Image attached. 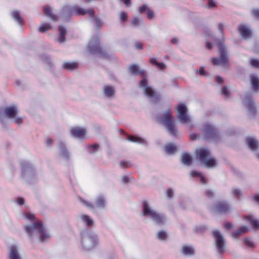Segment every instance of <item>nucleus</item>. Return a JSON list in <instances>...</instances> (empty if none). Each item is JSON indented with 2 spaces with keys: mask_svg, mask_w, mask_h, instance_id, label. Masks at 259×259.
<instances>
[{
  "mask_svg": "<svg viewBox=\"0 0 259 259\" xmlns=\"http://www.w3.org/2000/svg\"><path fill=\"white\" fill-rule=\"evenodd\" d=\"M24 219L32 223L25 225L24 228L30 240L34 242H45L49 239L50 235L42 224L36 220L34 214L26 212L23 214Z\"/></svg>",
  "mask_w": 259,
  "mask_h": 259,
  "instance_id": "1",
  "label": "nucleus"
},
{
  "mask_svg": "<svg viewBox=\"0 0 259 259\" xmlns=\"http://www.w3.org/2000/svg\"><path fill=\"white\" fill-rule=\"evenodd\" d=\"M159 122L163 124L169 135L173 137H177L179 134L175 120L171 114L170 109H168L164 111L158 117Z\"/></svg>",
  "mask_w": 259,
  "mask_h": 259,
  "instance_id": "3",
  "label": "nucleus"
},
{
  "mask_svg": "<svg viewBox=\"0 0 259 259\" xmlns=\"http://www.w3.org/2000/svg\"><path fill=\"white\" fill-rule=\"evenodd\" d=\"M250 64L254 68H259V59L251 58L250 59Z\"/></svg>",
  "mask_w": 259,
  "mask_h": 259,
  "instance_id": "41",
  "label": "nucleus"
},
{
  "mask_svg": "<svg viewBox=\"0 0 259 259\" xmlns=\"http://www.w3.org/2000/svg\"><path fill=\"white\" fill-rule=\"evenodd\" d=\"M231 209V205L229 202L226 201H220L218 202L213 208L214 211L223 213L229 212Z\"/></svg>",
  "mask_w": 259,
  "mask_h": 259,
  "instance_id": "16",
  "label": "nucleus"
},
{
  "mask_svg": "<svg viewBox=\"0 0 259 259\" xmlns=\"http://www.w3.org/2000/svg\"><path fill=\"white\" fill-rule=\"evenodd\" d=\"M239 30L241 36L244 38H248L250 37L251 34V31L246 26L241 25L239 27Z\"/></svg>",
  "mask_w": 259,
  "mask_h": 259,
  "instance_id": "26",
  "label": "nucleus"
},
{
  "mask_svg": "<svg viewBox=\"0 0 259 259\" xmlns=\"http://www.w3.org/2000/svg\"><path fill=\"white\" fill-rule=\"evenodd\" d=\"M252 14L256 18L259 19V9H254L252 11Z\"/></svg>",
  "mask_w": 259,
  "mask_h": 259,
  "instance_id": "56",
  "label": "nucleus"
},
{
  "mask_svg": "<svg viewBox=\"0 0 259 259\" xmlns=\"http://www.w3.org/2000/svg\"><path fill=\"white\" fill-rule=\"evenodd\" d=\"M8 259H22L19 249L16 245H11L9 249Z\"/></svg>",
  "mask_w": 259,
  "mask_h": 259,
  "instance_id": "19",
  "label": "nucleus"
},
{
  "mask_svg": "<svg viewBox=\"0 0 259 259\" xmlns=\"http://www.w3.org/2000/svg\"><path fill=\"white\" fill-rule=\"evenodd\" d=\"M224 27V25L223 24L221 23L218 25V28L221 33H222Z\"/></svg>",
  "mask_w": 259,
  "mask_h": 259,
  "instance_id": "60",
  "label": "nucleus"
},
{
  "mask_svg": "<svg viewBox=\"0 0 259 259\" xmlns=\"http://www.w3.org/2000/svg\"><path fill=\"white\" fill-rule=\"evenodd\" d=\"M253 198L255 201L259 204V193L255 195Z\"/></svg>",
  "mask_w": 259,
  "mask_h": 259,
  "instance_id": "63",
  "label": "nucleus"
},
{
  "mask_svg": "<svg viewBox=\"0 0 259 259\" xmlns=\"http://www.w3.org/2000/svg\"><path fill=\"white\" fill-rule=\"evenodd\" d=\"M196 72L198 73L199 74H200L202 76H206V73H205V70H204V68L203 67H201L200 68L199 71L197 70Z\"/></svg>",
  "mask_w": 259,
  "mask_h": 259,
  "instance_id": "52",
  "label": "nucleus"
},
{
  "mask_svg": "<svg viewBox=\"0 0 259 259\" xmlns=\"http://www.w3.org/2000/svg\"><path fill=\"white\" fill-rule=\"evenodd\" d=\"M164 150L166 153L172 154L177 151V147L174 144H168L165 145Z\"/></svg>",
  "mask_w": 259,
  "mask_h": 259,
  "instance_id": "32",
  "label": "nucleus"
},
{
  "mask_svg": "<svg viewBox=\"0 0 259 259\" xmlns=\"http://www.w3.org/2000/svg\"><path fill=\"white\" fill-rule=\"evenodd\" d=\"M147 15L148 19H152L155 17L154 13L150 9L148 10L147 12Z\"/></svg>",
  "mask_w": 259,
  "mask_h": 259,
  "instance_id": "45",
  "label": "nucleus"
},
{
  "mask_svg": "<svg viewBox=\"0 0 259 259\" xmlns=\"http://www.w3.org/2000/svg\"><path fill=\"white\" fill-rule=\"evenodd\" d=\"M174 194V192L172 189H169L166 191V195L167 197L169 198H170L172 197Z\"/></svg>",
  "mask_w": 259,
  "mask_h": 259,
  "instance_id": "54",
  "label": "nucleus"
},
{
  "mask_svg": "<svg viewBox=\"0 0 259 259\" xmlns=\"http://www.w3.org/2000/svg\"><path fill=\"white\" fill-rule=\"evenodd\" d=\"M103 92L105 98L111 99L115 96V89L113 86L106 85L103 88Z\"/></svg>",
  "mask_w": 259,
  "mask_h": 259,
  "instance_id": "20",
  "label": "nucleus"
},
{
  "mask_svg": "<svg viewBox=\"0 0 259 259\" xmlns=\"http://www.w3.org/2000/svg\"><path fill=\"white\" fill-rule=\"evenodd\" d=\"M127 15L125 12H121L119 13V19L121 21L124 22L127 20Z\"/></svg>",
  "mask_w": 259,
  "mask_h": 259,
  "instance_id": "44",
  "label": "nucleus"
},
{
  "mask_svg": "<svg viewBox=\"0 0 259 259\" xmlns=\"http://www.w3.org/2000/svg\"><path fill=\"white\" fill-rule=\"evenodd\" d=\"M203 134L206 139H214L218 135L217 129L210 123H206L203 129Z\"/></svg>",
  "mask_w": 259,
  "mask_h": 259,
  "instance_id": "13",
  "label": "nucleus"
},
{
  "mask_svg": "<svg viewBox=\"0 0 259 259\" xmlns=\"http://www.w3.org/2000/svg\"><path fill=\"white\" fill-rule=\"evenodd\" d=\"M58 146L60 156L65 160H67L69 158L70 154L66 149L64 144L62 142H59Z\"/></svg>",
  "mask_w": 259,
  "mask_h": 259,
  "instance_id": "24",
  "label": "nucleus"
},
{
  "mask_svg": "<svg viewBox=\"0 0 259 259\" xmlns=\"http://www.w3.org/2000/svg\"><path fill=\"white\" fill-rule=\"evenodd\" d=\"M91 18L92 19L93 21L94 22L95 25L97 27H101L103 25V22L101 19L99 18H95L94 16L93 18Z\"/></svg>",
  "mask_w": 259,
  "mask_h": 259,
  "instance_id": "42",
  "label": "nucleus"
},
{
  "mask_svg": "<svg viewBox=\"0 0 259 259\" xmlns=\"http://www.w3.org/2000/svg\"><path fill=\"white\" fill-rule=\"evenodd\" d=\"M196 158L200 162L208 168H213L217 165L215 159L211 156L209 150L205 148H200L196 150Z\"/></svg>",
  "mask_w": 259,
  "mask_h": 259,
  "instance_id": "5",
  "label": "nucleus"
},
{
  "mask_svg": "<svg viewBox=\"0 0 259 259\" xmlns=\"http://www.w3.org/2000/svg\"><path fill=\"white\" fill-rule=\"evenodd\" d=\"M222 93L226 97H228L229 95V91L228 89L226 87H223L222 89Z\"/></svg>",
  "mask_w": 259,
  "mask_h": 259,
  "instance_id": "46",
  "label": "nucleus"
},
{
  "mask_svg": "<svg viewBox=\"0 0 259 259\" xmlns=\"http://www.w3.org/2000/svg\"><path fill=\"white\" fill-rule=\"evenodd\" d=\"M246 143L248 148L252 151H255L259 147L258 141L256 139L252 137L246 138Z\"/></svg>",
  "mask_w": 259,
  "mask_h": 259,
  "instance_id": "21",
  "label": "nucleus"
},
{
  "mask_svg": "<svg viewBox=\"0 0 259 259\" xmlns=\"http://www.w3.org/2000/svg\"><path fill=\"white\" fill-rule=\"evenodd\" d=\"M78 223L82 224L87 227H92L94 225V220L89 215L85 214H79L76 217Z\"/></svg>",
  "mask_w": 259,
  "mask_h": 259,
  "instance_id": "17",
  "label": "nucleus"
},
{
  "mask_svg": "<svg viewBox=\"0 0 259 259\" xmlns=\"http://www.w3.org/2000/svg\"><path fill=\"white\" fill-rule=\"evenodd\" d=\"M52 140L51 139H48L46 140V143L47 146H50L52 144Z\"/></svg>",
  "mask_w": 259,
  "mask_h": 259,
  "instance_id": "62",
  "label": "nucleus"
},
{
  "mask_svg": "<svg viewBox=\"0 0 259 259\" xmlns=\"http://www.w3.org/2000/svg\"><path fill=\"white\" fill-rule=\"evenodd\" d=\"M64 13H68L70 15H84L88 14L91 18H93L94 11L92 9H85L78 6H67L63 9Z\"/></svg>",
  "mask_w": 259,
  "mask_h": 259,
  "instance_id": "10",
  "label": "nucleus"
},
{
  "mask_svg": "<svg viewBox=\"0 0 259 259\" xmlns=\"http://www.w3.org/2000/svg\"><path fill=\"white\" fill-rule=\"evenodd\" d=\"M243 102L250 111H254L255 108V104L251 96L249 95H245L243 99Z\"/></svg>",
  "mask_w": 259,
  "mask_h": 259,
  "instance_id": "23",
  "label": "nucleus"
},
{
  "mask_svg": "<svg viewBox=\"0 0 259 259\" xmlns=\"http://www.w3.org/2000/svg\"><path fill=\"white\" fill-rule=\"evenodd\" d=\"M246 220L252 225L254 229L259 228V221L255 219L252 215H248L246 217Z\"/></svg>",
  "mask_w": 259,
  "mask_h": 259,
  "instance_id": "31",
  "label": "nucleus"
},
{
  "mask_svg": "<svg viewBox=\"0 0 259 259\" xmlns=\"http://www.w3.org/2000/svg\"><path fill=\"white\" fill-rule=\"evenodd\" d=\"M120 166L121 167H127L130 166V164L127 162H120Z\"/></svg>",
  "mask_w": 259,
  "mask_h": 259,
  "instance_id": "58",
  "label": "nucleus"
},
{
  "mask_svg": "<svg viewBox=\"0 0 259 259\" xmlns=\"http://www.w3.org/2000/svg\"><path fill=\"white\" fill-rule=\"evenodd\" d=\"M124 3L126 7H128L131 5V0H121Z\"/></svg>",
  "mask_w": 259,
  "mask_h": 259,
  "instance_id": "61",
  "label": "nucleus"
},
{
  "mask_svg": "<svg viewBox=\"0 0 259 259\" xmlns=\"http://www.w3.org/2000/svg\"><path fill=\"white\" fill-rule=\"evenodd\" d=\"M51 26L49 23H42L38 27V31L41 32H44L49 30Z\"/></svg>",
  "mask_w": 259,
  "mask_h": 259,
  "instance_id": "38",
  "label": "nucleus"
},
{
  "mask_svg": "<svg viewBox=\"0 0 259 259\" xmlns=\"http://www.w3.org/2000/svg\"><path fill=\"white\" fill-rule=\"evenodd\" d=\"M190 175L192 177H197L200 178L201 183L203 184L206 183V180L204 176L200 172L197 171H192L190 173Z\"/></svg>",
  "mask_w": 259,
  "mask_h": 259,
  "instance_id": "36",
  "label": "nucleus"
},
{
  "mask_svg": "<svg viewBox=\"0 0 259 259\" xmlns=\"http://www.w3.org/2000/svg\"><path fill=\"white\" fill-rule=\"evenodd\" d=\"M150 220L157 225H162L166 222L167 218L164 214L156 211Z\"/></svg>",
  "mask_w": 259,
  "mask_h": 259,
  "instance_id": "18",
  "label": "nucleus"
},
{
  "mask_svg": "<svg viewBox=\"0 0 259 259\" xmlns=\"http://www.w3.org/2000/svg\"><path fill=\"white\" fill-rule=\"evenodd\" d=\"M80 243L84 250L93 249L98 243L97 234L91 231H83L81 233Z\"/></svg>",
  "mask_w": 259,
  "mask_h": 259,
  "instance_id": "6",
  "label": "nucleus"
},
{
  "mask_svg": "<svg viewBox=\"0 0 259 259\" xmlns=\"http://www.w3.org/2000/svg\"><path fill=\"white\" fill-rule=\"evenodd\" d=\"M219 58H213L211 61L213 65L227 67L229 63V54L226 45L222 42H217Z\"/></svg>",
  "mask_w": 259,
  "mask_h": 259,
  "instance_id": "7",
  "label": "nucleus"
},
{
  "mask_svg": "<svg viewBox=\"0 0 259 259\" xmlns=\"http://www.w3.org/2000/svg\"><path fill=\"white\" fill-rule=\"evenodd\" d=\"M129 73L133 75L140 74L142 79L140 82L139 88L153 103L156 102L159 99V95L148 85L147 79L145 75V71L140 70L137 65L132 64L129 66Z\"/></svg>",
  "mask_w": 259,
  "mask_h": 259,
  "instance_id": "2",
  "label": "nucleus"
},
{
  "mask_svg": "<svg viewBox=\"0 0 259 259\" xmlns=\"http://www.w3.org/2000/svg\"><path fill=\"white\" fill-rule=\"evenodd\" d=\"M44 11L45 15L53 21H56L58 17L53 13V9L52 7L47 6L44 8Z\"/></svg>",
  "mask_w": 259,
  "mask_h": 259,
  "instance_id": "25",
  "label": "nucleus"
},
{
  "mask_svg": "<svg viewBox=\"0 0 259 259\" xmlns=\"http://www.w3.org/2000/svg\"><path fill=\"white\" fill-rule=\"evenodd\" d=\"M79 201L83 205L92 210L96 209H104L107 205V197L103 193L98 194L93 203L88 202L82 198H79Z\"/></svg>",
  "mask_w": 259,
  "mask_h": 259,
  "instance_id": "8",
  "label": "nucleus"
},
{
  "mask_svg": "<svg viewBox=\"0 0 259 259\" xmlns=\"http://www.w3.org/2000/svg\"><path fill=\"white\" fill-rule=\"evenodd\" d=\"M213 236L214 238L217 249L219 253L224 252L225 248V240L221 232L218 230L213 231Z\"/></svg>",
  "mask_w": 259,
  "mask_h": 259,
  "instance_id": "12",
  "label": "nucleus"
},
{
  "mask_svg": "<svg viewBox=\"0 0 259 259\" xmlns=\"http://www.w3.org/2000/svg\"><path fill=\"white\" fill-rule=\"evenodd\" d=\"M59 35L58 38V41L60 43H62L65 40V35L66 33V29L61 26L59 27Z\"/></svg>",
  "mask_w": 259,
  "mask_h": 259,
  "instance_id": "30",
  "label": "nucleus"
},
{
  "mask_svg": "<svg viewBox=\"0 0 259 259\" xmlns=\"http://www.w3.org/2000/svg\"><path fill=\"white\" fill-rule=\"evenodd\" d=\"M242 234L241 232H240V231L239 230V229H238L236 231H235V232L233 233L232 234V237H233L234 238H238L239 236H240Z\"/></svg>",
  "mask_w": 259,
  "mask_h": 259,
  "instance_id": "48",
  "label": "nucleus"
},
{
  "mask_svg": "<svg viewBox=\"0 0 259 259\" xmlns=\"http://www.w3.org/2000/svg\"><path fill=\"white\" fill-rule=\"evenodd\" d=\"M148 9H149V8L147 5H143L139 8V11L141 13H143L146 11L147 12Z\"/></svg>",
  "mask_w": 259,
  "mask_h": 259,
  "instance_id": "51",
  "label": "nucleus"
},
{
  "mask_svg": "<svg viewBox=\"0 0 259 259\" xmlns=\"http://www.w3.org/2000/svg\"><path fill=\"white\" fill-rule=\"evenodd\" d=\"M127 140L134 143H137L141 144L146 145L147 141L144 139L139 137L137 136H128Z\"/></svg>",
  "mask_w": 259,
  "mask_h": 259,
  "instance_id": "29",
  "label": "nucleus"
},
{
  "mask_svg": "<svg viewBox=\"0 0 259 259\" xmlns=\"http://www.w3.org/2000/svg\"><path fill=\"white\" fill-rule=\"evenodd\" d=\"M171 42L173 44H178L179 42V40L177 38H172L171 40Z\"/></svg>",
  "mask_w": 259,
  "mask_h": 259,
  "instance_id": "64",
  "label": "nucleus"
},
{
  "mask_svg": "<svg viewBox=\"0 0 259 259\" xmlns=\"http://www.w3.org/2000/svg\"><path fill=\"white\" fill-rule=\"evenodd\" d=\"M88 151L90 153L94 154L100 150V147L99 145L95 144L87 147Z\"/></svg>",
  "mask_w": 259,
  "mask_h": 259,
  "instance_id": "34",
  "label": "nucleus"
},
{
  "mask_svg": "<svg viewBox=\"0 0 259 259\" xmlns=\"http://www.w3.org/2000/svg\"><path fill=\"white\" fill-rule=\"evenodd\" d=\"M215 6V0H208V7L209 8H212Z\"/></svg>",
  "mask_w": 259,
  "mask_h": 259,
  "instance_id": "53",
  "label": "nucleus"
},
{
  "mask_svg": "<svg viewBox=\"0 0 259 259\" xmlns=\"http://www.w3.org/2000/svg\"><path fill=\"white\" fill-rule=\"evenodd\" d=\"M22 167L24 170H27V167L28 168H31L30 164L28 162H24V163H22Z\"/></svg>",
  "mask_w": 259,
  "mask_h": 259,
  "instance_id": "49",
  "label": "nucleus"
},
{
  "mask_svg": "<svg viewBox=\"0 0 259 259\" xmlns=\"http://www.w3.org/2000/svg\"><path fill=\"white\" fill-rule=\"evenodd\" d=\"M216 81L219 83H222L223 82V79L222 77L220 76H217L215 77Z\"/></svg>",
  "mask_w": 259,
  "mask_h": 259,
  "instance_id": "59",
  "label": "nucleus"
},
{
  "mask_svg": "<svg viewBox=\"0 0 259 259\" xmlns=\"http://www.w3.org/2000/svg\"><path fill=\"white\" fill-rule=\"evenodd\" d=\"M16 203L19 205H22L24 204L25 201L23 198L18 197L16 200Z\"/></svg>",
  "mask_w": 259,
  "mask_h": 259,
  "instance_id": "47",
  "label": "nucleus"
},
{
  "mask_svg": "<svg viewBox=\"0 0 259 259\" xmlns=\"http://www.w3.org/2000/svg\"><path fill=\"white\" fill-rule=\"evenodd\" d=\"M63 67L69 70H73L77 67V64L74 62H67L63 63Z\"/></svg>",
  "mask_w": 259,
  "mask_h": 259,
  "instance_id": "35",
  "label": "nucleus"
},
{
  "mask_svg": "<svg viewBox=\"0 0 259 259\" xmlns=\"http://www.w3.org/2000/svg\"><path fill=\"white\" fill-rule=\"evenodd\" d=\"M181 161L183 164L186 166H189L192 163V158L189 154L187 153H184L181 156Z\"/></svg>",
  "mask_w": 259,
  "mask_h": 259,
  "instance_id": "28",
  "label": "nucleus"
},
{
  "mask_svg": "<svg viewBox=\"0 0 259 259\" xmlns=\"http://www.w3.org/2000/svg\"><path fill=\"white\" fill-rule=\"evenodd\" d=\"M231 193L236 198H240L242 196L241 190L238 188H233L231 189Z\"/></svg>",
  "mask_w": 259,
  "mask_h": 259,
  "instance_id": "37",
  "label": "nucleus"
},
{
  "mask_svg": "<svg viewBox=\"0 0 259 259\" xmlns=\"http://www.w3.org/2000/svg\"><path fill=\"white\" fill-rule=\"evenodd\" d=\"M18 108L16 105L5 107L0 110V120L3 121L4 118L7 117L18 125H20L23 121V117L18 115Z\"/></svg>",
  "mask_w": 259,
  "mask_h": 259,
  "instance_id": "4",
  "label": "nucleus"
},
{
  "mask_svg": "<svg viewBox=\"0 0 259 259\" xmlns=\"http://www.w3.org/2000/svg\"><path fill=\"white\" fill-rule=\"evenodd\" d=\"M157 211L147 201H144L142 205V215L151 219Z\"/></svg>",
  "mask_w": 259,
  "mask_h": 259,
  "instance_id": "14",
  "label": "nucleus"
},
{
  "mask_svg": "<svg viewBox=\"0 0 259 259\" xmlns=\"http://www.w3.org/2000/svg\"><path fill=\"white\" fill-rule=\"evenodd\" d=\"M87 50L89 53L91 54L98 53L101 54L104 57H107V55L105 54L99 45V39L98 38L91 39L87 47Z\"/></svg>",
  "mask_w": 259,
  "mask_h": 259,
  "instance_id": "11",
  "label": "nucleus"
},
{
  "mask_svg": "<svg viewBox=\"0 0 259 259\" xmlns=\"http://www.w3.org/2000/svg\"><path fill=\"white\" fill-rule=\"evenodd\" d=\"M239 229L240 231V232L242 233V234H243L248 231V228L246 226H242L240 227Z\"/></svg>",
  "mask_w": 259,
  "mask_h": 259,
  "instance_id": "57",
  "label": "nucleus"
},
{
  "mask_svg": "<svg viewBox=\"0 0 259 259\" xmlns=\"http://www.w3.org/2000/svg\"><path fill=\"white\" fill-rule=\"evenodd\" d=\"M250 81L252 90L255 92H259V77L255 74L250 76Z\"/></svg>",
  "mask_w": 259,
  "mask_h": 259,
  "instance_id": "22",
  "label": "nucleus"
},
{
  "mask_svg": "<svg viewBox=\"0 0 259 259\" xmlns=\"http://www.w3.org/2000/svg\"><path fill=\"white\" fill-rule=\"evenodd\" d=\"M157 237L158 239L164 241L167 237V234L166 231H160L157 234Z\"/></svg>",
  "mask_w": 259,
  "mask_h": 259,
  "instance_id": "39",
  "label": "nucleus"
},
{
  "mask_svg": "<svg viewBox=\"0 0 259 259\" xmlns=\"http://www.w3.org/2000/svg\"><path fill=\"white\" fill-rule=\"evenodd\" d=\"M205 195L206 197L208 198H211L213 196L214 193L212 191L210 190H207L205 192Z\"/></svg>",
  "mask_w": 259,
  "mask_h": 259,
  "instance_id": "50",
  "label": "nucleus"
},
{
  "mask_svg": "<svg viewBox=\"0 0 259 259\" xmlns=\"http://www.w3.org/2000/svg\"><path fill=\"white\" fill-rule=\"evenodd\" d=\"M182 250L183 253L186 255H192L195 252L194 248L191 246H184Z\"/></svg>",
  "mask_w": 259,
  "mask_h": 259,
  "instance_id": "33",
  "label": "nucleus"
},
{
  "mask_svg": "<svg viewBox=\"0 0 259 259\" xmlns=\"http://www.w3.org/2000/svg\"><path fill=\"white\" fill-rule=\"evenodd\" d=\"M244 242L245 244L248 247H253L254 246V242L250 238H245L244 239Z\"/></svg>",
  "mask_w": 259,
  "mask_h": 259,
  "instance_id": "43",
  "label": "nucleus"
},
{
  "mask_svg": "<svg viewBox=\"0 0 259 259\" xmlns=\"http://www.w3.org/2000/svg\"><path fill=\"white\" fill-rule=\"evenodd\" d=\"M177 117L182 124H186L190 127L193 126V120L188 113V108L185 104H179L177 106Z\"/></svg>",
  "mask_w": 259,
  "mask_h": 259,
  "instance_id": "9",
  "label": "nucleus"
},
{
  "mask_svg": "<svg viewBox=\"0 0 259 259\" xmlns=\"http://www.w3.org/2000/svg\"><path fill=\"white\" fill-rule=\"evenodd\" d=\"M142 23V20L137 16H134L131 21V24L134 26H138L140 25Z\"/></svg>",
  "mask_w": 259,
  "mask_h": 259,
  "instance_id": "40",
  "label": "nucleus"
},
{
  "mask_svg": "<svg viewBox=\"0 0 259 259\" xmlns=\"http://www.w3.org/2000/svg\"><path fill=\"white\" fill-rule=\"evenodd\" d=\"M11 16L13 20H14L19 25H21L23 24V21L20 12L15 10L11 12Z\"/></svg>",
  "mask_w": 259,
  "mask_h": 259,
  "instance_id": "27",
  "label": "nucleus"
},
{
  "mask_svg": "<svg viewBox=\"0 0 259 259\" xmlns=\"http://www.w3.org/2000/svg\"><path fill=\"white\" fill-rule=\"evenodd\" d=\"M156 66L160 69V70H163L166 68V65L163 63H158L157 62V64Z\"/></svg>",
  "mask_w": 259,
  "mask_h": 259,
  "instance_id": "55",
  "label": "nucleus"
},
{
  "mask_svg": "<svg viewBox=\"0 0 259 259\" xmlns=\"http://www.w3.org/2000/svg\"><path fill=\"white\" fill-rule=\"evenodd\" d=\"M69 132L72 137L78 139H83L85 138L87 131L85 128L75 126L71 127Z\"/></svg>",
  "mask_w": 259,
  "mask_h": 259,
  "instance_id": "15",
  "label": "nucleus"
}]
</instances>
